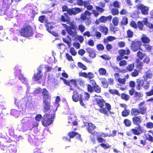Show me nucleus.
Wrapping results in <instances>:
<instances>
[{
  "label": "nucleus",
  "mask_w": 153,
  "mask_h": 153,
  "mask_svg": "<svg viewBox=\"0 0 153 153\" xmlns=\"http://www.w3.org/2000/svg\"><path fill=\"white\" fill-rule=\"evenodd\" d=\"M60 20L63 22H67L69 25L68 26L66 24H62V25L65 29L67 33L72 37H74L77 35V25L75 22H70L69 19H66L65 16L63 15L61 16Z\"/></svg>",
  "instance_id": "obj_1"
},
{
  "label": "nucleus",
  "mask_w": 153,
  "mask_h": 153,
  "mask_svg": "<svg viewBox=\"0 0 153 153\" xmlns=\"http://www.w3.org/2000/svg\"><path fill=\"white\" fill-rule=\"evenodd\" d=\"M94 105L98 106L100 108L98 111L101 113L108 116V110L111 109V105L108 103L105 102V101L101 97L96 98L94 99Z\"/></svg>",
  "instance_id": "obj_2"
},
{
  "label": "nucleus",
  "mask_w": 153,
  "mask_h": 153,
  "mask_svg": "<svg viewBox=\"0 0 153 153\" xmlns=\"http://www.w3.org/2000/svg\"><path fill=\"white\" fill-rule=\"evenodd\" d=\"M13 140L7 138H0V148L1 150L4 151L10 147V151L13 153H16L17 151L16 147L14 144H11L10 143Z\"/></svg>",
  "instance_id": "obj_3"
},
{
  "label": "nucleus",
  "mask_w": 153,
  "mask_h": 153,
  "mask_svg": "<svg viewBox=\"0 0 153 153\" xmlns=\"http://www.w3.org/2000/svg\"><path fill=\"white\" fill-rule=\"evenodd\" d=\"M42 96L43 97V102L44 105L43 112H48L50 110L51 96L48 90L45 88L42 89Z\"/></svg>",
  "instance_id": "obj_4"
},
{
  "label": "nucleus",
  "mask_w": 153,
  "mask_h": 153,
  "mask_svg": "<svg viewBox=\"0 0 153 153\" xmlns=\"http://www.w3.org/2000/svg\"><path fill=\"white\" fill-rule=\"evenodd\" d=\"M21 35L24 37L32 36L33 34L32 27L30 25L25 24L19 30Z\"/></svg>",
  "instance_id": "obj_5"
},
{
  "label": "nucleus",
  "mask_w": 153,
  "mask_h": 153,
  "mask_svg": "<svg viewBox=\"0 0 153 153\" xmlns=\"http://www.w3.org/2000/svg\"><path fill=\"white\" fill-rule=\"evenodd\" d=\"M21 123L23 126L30 129H32L34 127H37L39 124L37 121L31 118L27 117L24 118L22 119Z\"/></svg>",
  "instance_id": "obj_6"
},
{
  "label": "nucleus",
  "mask_w": 153,
  "mask_h": 153,
  "mask_svg": "<svg viewBox=\"0 0 153 153\" xmlns=\"http://www.w3.org/2000/svg\"><path fill=\"white\" fill-rule=\"evenodd\" d=\"M55 114L52 115L51 114L45 113L42 117L41 121L42 124L44 126L47 127L51 124L53 122Z\"/></svg>",
  "instance_id": "obj_7"
},
{
  "label": "nucleus",
  "mask_w": 153,
  "mask_h": 153,
  "mask_svg": "<svg viewBox=\"0 0 153 153\" xmlns=\"http://www.w3.org/2000/svg\"><path fill=\"white\" fill-rule=\"evenodd\" d=\"M143 127L140 125L137 126V127L131 129V130L126 132V135L128 136L132 137L133 134L139 135L143 133L146 132Z\"/></svg>",
  "instance_id": "obj_8"
},
{
  "label": "nucleus",
  "mask_w": 153,
  "mask_h": 153,
  "mask_svg": "<svg viewBox=\"0 0 153 153\" xmlns=\"http://www.w3.org/2000/svg\"><path fill=\"white\" fill-rule=\"evenodd\" d=\"M118 52L119 55L117 56L116 59L117 61H119L123 59H128V56H124L125 55H129L130 53V51L128 48H126V50L120 49L119 50Z\"/></svg>",
  "instance_id": "obj_9"
},
{
  "label": "nucleus",
  "mask_w": 153,
  "mask_h": 153,
  "mask_svg": "<svg viewBox=\"0 0 153 153\" xmlns=\"http://www.w3.org/2000/svg\"><path fill=\"white\" fill-rule=\"evenodd\" d=\"M141 42L140 41L135 39L132 41L130 47L133 51L135 52L139 50H142L141 48Z\"/></svg>",
  "instance_id": "obj_10"
},
{
  "label": "nucleus",
  "mask_w": 153,
  "mask_h": 153,
  "mask_svg": "<svg viewBox=\"0 0 153 153\" xmlns=\"http://www.w3.org/2000/svg\"><path fill=\"white\" fill-rule=\"evenodd\" d=\"M80 96L79 102L80 105L83 107H85V105L83 102L88 100L90 97L89 94L86 92H83L79 94Z\"/></svg>",
  "instance_id": "obj_11"
},
{
  "label": "nucleus",
  "mask_w": 153,
  "mask_h": 153,
  "mask_svg": "<svg viewBox=\"0 0 153 153\" xmlns=\"http://www.w3.org/2000/svg\"><path fill=\"white\" fill-rule=\"evenodd\" d=\"M14 70L15 71L14 74L15 76H17L19 75V79L22 83H25L27 82L26 79L23 75L21 74V70L19 68V67L16 66Z\"/></svg>",
  "instance_id": "obj_12"
},
{
  "label": "nucleus",
  "mask_w": 153,
  "mask_h": 153,
  "mask_svg": "<svg viewBox=\"0 0 153 153\" xmlns=\"http://www.w3.org/2000/svg\"><path fill=\"white\" fill-rule=\"evenodd\" d=\"M137 10H140L141 13L144 15H146L148 14V12L149 10V7L146 6L143 4H140L136 6Z\"/></svg>",
  "instance_id": "obj_13"
},
{
  "label": "nucleus",
  "mask_w": 153,
  "mask_h": 153,
  "mask_svg": "<svg viewBox=\"0 0 153 153\" xmlns=\"http://www.w3.org/2000/svg\"><path fill=\"white\" fill-rule=\"evenodd\" d=\"M45 25L46 28L47 30L55 36L56 37L58 36L57 33L51 30H53V27L51 25V23L48 22L47 20H45Z\"/></svg>",
  "instance_id": "obj_14"
},
{
  "label": "nucleus",
  "mask_w": 153,
  "mask_h": 153,
  "mask_svg": "<svg viewBox=\"0 0 153 153\" xmlns=\"http://www.w3.org/2000/svg\"><path fill=\"white\" fill-rule=\"evenodd\" d=\"M95 7L96 10H92V13L95 17H97L99 15L100 13H103L105 11L104 9L100 6H96Z\"/></svg>",
  "instance_id": "obj_15"
},
{
  "label": "nucleus",
  "mask_w": 153,
  "mask_h": 153,
  "mask_svg": "<svg viewBox=\"0 0 153 153\" xmlns=\"http://www.w3.org/2000/svg\"><path fill=\"white\" fill-rule=\"evenodd\" d=\"M81 11L82 10L78 7L70 8L67 10L68 13L70 15H75L80 13Z\"/></svg>",
  "instance_id": "obj_16"
},
{
  "label": "nucleus",
  "mask_w": 153,
  "mask_h": 153,
  "mask_svg": "<svg viewBox=\"0 0 153 153\" xmlns=\"http://www.w3.org/2000/svg\"><path fill=\"white\" fill-rule=\"evenodd\" d=\"M90 84L87 85V89L88 92H93V87L96 85L97 84L95 81L94 79H90Z\"/></svg>",
  "instance_id": "obj_17"
},
{
  "label": "nucleus",
  "mask_w": 153,
  "mask_h": 153,
  "mask_svg": "<svg viewBox=\"0 0 153 153\" xmlns=\"http://www.w3.org/2000/svg\"><path fill=\"white\" fill-rule=\"evenodd\" d=\"M108 136V134L102 133L100 134L97 135L96 139L99 143H103V142H105L106 140L105 139H104L102 137H105Z\"/></svg>",
  "instance_id": "obj_18"
},
{
  "label": "nucleus",
  "mask_w": 153,
  "mask_h": 153,
  "mask_svg": "<svg viewBox=\"0 0 153 153\" xmlns=\"http://www.w3.org/2000/svg\"><path fill=\"white\" fill-rule=\"evenodd\" d=\"M37 72L36 73L34 74L33 78L34 80L36 81L40 80L42 77V74L41 70L38 68Z\"/></svg>",
  "instance_id": "obj_19"
},
{
  "label": "nucleus",
  "mask_w": 153,
  "mask_h": 153,
  "mask_svg": "<svg viewBox=\"0 0 153 153\" xmlns=\"http://www.w3.org/2000/svg\"><path fill=\"white\" fill-rule=\"evenodd\" d=\"M133 123L135 125L139 126L142 122V119L140 116H134L132 118Z\"/></svg>",
  "instance_id": "obj_20"
},
{
  "label": "nucleus",
  "mask_w": 153,
  "mask_h": 153,
  "mask_svg": "<svg viewBox=\"0 0 153 153\" xmlns=\"http://www.w3.org/2000/svg\"><path fill=\"white\" fill-rule=\"evenodd\" d=\"M85 122L86 123L88 124L87 129L88 131L91 134H93V131L96 128V126L91 123H87V122Z\"/></svg>",
  "instance_id": "obj_21"
},
{
  "label": "nucleus",
  "mask_w": 153,
  "mask_h": 153,
  "mask_svg": "<svg viewBox=\"0 0 153 153\" xmlns=\"http://www.w3.org/2000/svg\"><path fill=\"white\" fill-rule=\"evenodd\" d=\"M146 81L143 79H137L136 80V88L137 90H140L141 88V87L143 85L144 82Z\"/></svg>",
  "instance_id": "obj_22"
},
{
  "label": "nucleus",
  "mask_w": 153,
  "mask_h": 153,
  "mask_svg": "<svg viewBox=\"0 0 153 153\" xmlns=\"http://www.w3.org/2000/svg\"><path fill=\"white\" fill-rule=\"evenodd\" d=\"M112 18V16L111 15L105 16H102L100 18V21L102 23H105L107 20L110 21Z\"/></svg>",
  "instance_id": "obj_23"
},
{
  "label": "nucleus",
  "mask_w": 153,
  "mask_h": 153,
  "mask_svg": "<svg viewBox=\"0 0 153 153\" xmlns=\"http://www.w3.org/2000/svg\"><path fill=\"white\" fill-rule=\"evenodd\" d=\"M68 135L70 139L74 138L75 136H76V137L78 140L81 137V135L79 134L74 131L69 132L68 134Z\"/></svg>",
  "instance_id": "obj_24"
},
{
  "label": "nucleus",
  "mask_w": 153,
  "mask_h": 153,
  "mask_svg": "<svg viewBox=\"0 0 153 153\" xmlns=\"http://www.w3.org/2000/svg\"><path fill=\"white\" fill-rule=\"evenodd\" d=\"M80 96L79 95L77 91L74 90L73 91L72 96V99L73 101L77 102L80 100Z\"/></svg>",
  "instance_id": "obj_25"
},
{
  "label": "nucleus",
  "mask_w": 153,
  "mask_h": 153,
  "mask_svg": "<svg viewBox=\"0 0 153 153\" xmlns=\"http://www.w3.org/2000/svg\"><path fill=\"white\" fill-rule=\"evenodd\" d=\"M141 60L139 59H136L135 60V63H136V68L141 70L142 69V66H143V62L141 61Z\"/></svg>",
  "instance_id": "obj_26"
},
{
  "label": "nucleus",
  "mask_w": 153,
  "mask_h": 153,
  "mask_svg": "<svg viewBox=\"0 0 153 153\" xmlns=\"http://www.w3.org/2000/svg\"><path fill=\"white\" fill-rule=\"evenodd\" d=\"M130 112L131 115L133 117L137 116L140 114L139 110L135 108H132L131 109Z\"/></svg>",
  "instance_id": "obj_27"
},
{
  "label": "nucleus",
  "mask_w": 153,
  "mask_h": 153,
  "mask_svg": "<svg viewBox=\"0 0 153 153\" xmlns=\"http://www.w3.org/2000/svg\"><path fill=\"white\" fill-rule=\"evenodd\" d=\"M91 13L88 11L85 10L84 13L81 14V19L83 21L87 19V16H90L91 15Z\"/></svg>",
  "instance_id": "obj_28"
},
{
  "label": "nucleus",
  "mask_w": 153,
  "mask_h": 153,
  "mask_svg": "<svg viewBox=\"0 0 153 153\" xmlns=\"http://www.w3.org/2000/svg\"><path fill=\"white\" fill-rule=\"evenodd\" d=\"M153 76V74L150 70H148L145 73V76H143L144 81H146L147 78L151 79Z\"/></svg>",
  "instance_id": "obj_29"
},
{
  "label": "nucleus",
  "mask_w": 153,
  "mask_h": 153,
  "mask_svg": "<svg viewBox=\"0 0 153 153\" xmlns=\"http://www.w3.org/2000/svg\"><path fill=\"white\" fill-rule=\"evenodd\" d=\"M140 39L141 41V42L143 43V44L149 43L150 41L149 38L146 36L144 34L142 35V37L140 38Z\"/></svg>",
  "instance_id": "obj_30"
},
{
  "label": "nucleus",
  "mask_w": 153,
  "mask_h": 153,
  "mask_svg": "<svg viewBox=\"0 0 153 153\" xmlns=\"http://www.w3.org/2000/svg\"><path fill=\"white\" fill-rule=\"evenodd\" d=\"M146 56L145 53H143L140 51H138L137 53V56L138 57L137 59L142 60Z\"/></svg>",
  "instance_id": "obj_31"
},
{
  "label": "nucleus",
  "mask_w": 153,
  "mask_h": 153,
  "mask_svg": "<svg viewBox=\"0 0 153 153\" xmlns=\"http://www.w3.org/2000/svg\"><path fill=\"white\" fill-rule=\"evenodd\" d=\"M99 28L100 31L104 33L105 35H106L108 33V29L107 27L100 25L99 26Z\"/></svg>",
  "instance_id": "obj_32"
},
{
  "label": "nucleus",
  "mask_w": 153,
  "mask_h": 153,
  "mask_svg": "<svg viewBox=\"0 0 153 153\" xmlns=\"http://www.w3.org/2000/svg\"><path fill=\"white\" fill-rule=\"evenodd\" d=\"M121 98L126 101H128L130 98V96L125 93H122L120 94Z\"/></svg>",
  "instance_id": "obj_33"
},
{
  "label": "nucleus",
  "mask_w": 153,
  "mask_h": 153,
  "mask_svg": "<svg viewBox=\"0 0 153 153\" xmlns=\"http://www.w3.org/2000/svg\"><path fill=\"white\" fill-rule=\"evenodd\" d=\"M101 83L102 85V87L104 88H106L108 86V83L105 78H102Z\"/></svg>",
  "instance_id": "obj_34"
},
{
  "label": "nucleus",
  "mask_w": 153,
  "mask_h": 153,
  "mask_svg": "<svg viewBox=\"0 0 153 153\" xmlns=\"http://www.w3.org/2000/svg\"><path fill=\"white\" fill-rule=\"evenodd\" d=\"M130 113L129 109H124L121 112V115L122 117H126L128 116Z\"/></svg>",
  "instance_id": "obj_35"
},
{
  "label": "nucleus",
  "mask_w": 153,
  "mask_h": 153,
  "mask_svg": "<svg viewBox=\"0 0 153 153\" xmlns=\"http://www.w3.org/2000/svg\"><path fill=\"white\" fill-rule=\"evenodd\" d=\"M143 46L144 47L146 51L151 52L153 48V47L149 44H143Z\"/></svg>",
  "instance_id": "obj_36"
},
{
  "label": "nucleus",
  "mask_w": 153,
  "mask_h": 153,
  "mask_svg": "<svg viewBox=\"0 0 153 153\" xmlns=\"http://www.w3.org/2000/svg\"><path fill=\"white\" fill-rule=\"evenodd\" d=\"M123 123L125 126L127 127H129L131 125L132 123L129 119L126 118L124 120Z\"/></svg>",
  "instance_id": "obj_37"
},
{
  "label": "nucleus",
  "mask_w": 153,
  "mask_h": 153,
  "mask_svg": "<svg viewBox=\"0 0 153 153\" xmlns=\"http://www.w3.org/2000/svg\"><path fill=\"white\" fill-rule=\"evenodd\" d=\"M85 27L82 24H80L78 25V27H77V30H80L81 33L83 32L85 30ZM77 32V31H76ZM77 36V34L76 36H75L74 37H73V38H76V36Z\"/></svg>",
  "instance_id": "obj_38"
},
{
  "label": "nucleus",
  "mask_w": 153,
  "mask_h": 153,
  "mask_svg": "<svg viewBox=\"0 0 153 153\" xmlns=\"http://www.w3.org/2000/svg\"><path fill=\"white\" fill-rule=\"evenodd\" d=\"M148 132L152 134L153 137L151 134H148V137H147L146 139L152 143L153 142V130H150Z\"/></svg>",
  "instance_id": "obj_39"
},
{
  "label": "nucleus",
  "mask_w": 153,
  "mask_h": 153,
  "mask_svg": "<svg viewBox=\"0 0 153 153\" xmlns=\"http://www.w3.org/2000/svg\"><path fill=\"white\" fill-rule=\"evenodd\" d=\"M108 92L113 95L116 94L119 96H120V94L119 93L118 91L116 89H110L108 90Z\"/></svg>",
  "instance_id": "obj_40"
},
{
  "label": "nucleus",
  "mask_w": 153,
  "mask_h": 153,
  "mask_svg": "<svg viewBox=\"0 0 153 153\" xmlns=\"http://www.w3.org/2000/svg\"><path fill=\"white\" fill-rule=\"evenodd\" d=\"M94 90L95 92L99 93L101 92V88L98 85H97L93 87V91Z\"/></svg>",
  "instance_id": "obj_41"
},
{
  "label": "nucleus",
  "mask_w": 153,
  "mask_h": 153,
  "mask_svg": "<svg viewBox=\"0 0 153 153\" xmlns=\"http://www.w3.org/2000/svg\"><path fill=\"white\" fill-rule=\"evenodd\" d=\"M139 112L142 114H144L146 112L147 108L146 106L140 107L139 108Z\"/></svg>",
  "instance_id": "obj_42"
},
{
  "label": "nucleus",
  "mask_w": 153,
  "mask_h": 153,
  "mask_svg": "<svg viewBox=\"0 0 153 153\" xmlns=\"http://www.w3.org/2000/svg\"><path fill=\"white\" fill-rule=\"evenodd\" d=\"M111 13L113 15L115 16L118 15L119 12L118 8H113L111 10Z\"/></svg>",
  "instance_id": "obj_43"
},
{
  "label": "nucleus",
  "mask_w": 153,
  "mask_h": 153,
  "mask_svg": "<svg viewBox=\"0 0 153 153\" xmlns=\"http://www.w3.org/2000/svg\"><path fill=\"white\" fill-rule=\"evenodd\" d=\"M134 63L128 65L126 67V69L128 71H131L134 68Z\"/></svg>",
  "instance_id": "obj_44"
},
{
  "label": "nucleus",
  "mask_w": 153,
  "mask_h": 153,
  "mask_svg": "<svg viewBox=\"0 0 153 153\" xmlns=\"http://www.w3.org/2000/svg\"><path fill=\"white\" fill-rule=\"evenodd\" d=\"M100 146L105 149H107L110 148L111 147V146L108 143H104L100 144Z\"/></svg>",
  "instance_id": "obj_45"
},
{
  "label": "nucleus",
  "mask_w": 153,
  "mask_h": 153,
  "mask_svg": "<svg viewBox=\"0 0 153 153\" xmlns=\"http://www.w3.org/2000/svg\"><path fill=\"white\" fill-rule=\"evenodd\" d=\"M64 83L67 85H72L75 83V79H72L70 80L69 82L66 79H64Z\"/></svg>",
  "instance_id": "obj_46"
},
{
  "label": "nucleus",
  "mask_w": 153,
  "mask_h": 153,
  "mask_svg": "<svg viewBox=\"0 0 153 153\" xmlns=\"http://www.w3.org/2000/svg\"><path fill=\"white\" fill-rule=\"evenodd\" d=\"M76 83H77L81 86H84L85 85L84 82L80 78L75 79Z\"/></svg>",
  "instance_id": "obj_47"
},
{
  "label": "nucleus",
  "mask_w": 153,
  "mask_h": 153,
  "mask_svg": "<svg viewBox=\"0 0 153 153\" xmlns=\"http://www.w3.org/2000/svg\"><path fill=\"white\" fill-rule=\"evenodd\" d=\"M112 22L114 26L118 25L119 23V19L117 17H114L112 20Z\"/></svg>",
  "instance_id": "obj_48"
},
{
  "label": "nucleus",
  "mask_w": 153,
  "mask_h": 153,
  "mask_svg": "<svg viewBox=\"0 0 153 153\" xmlns=\"http://www.w3.org/2000/svg\"><path fill=\"white\" fill-rule=\"evenodd\" d=\"M77 65L79 68L82 69L83 70H86L87 69L86 66L80 62L78 63Z\"/></svg>",
  "instance_id": "obj_49"
},
{
  "label": "nucleus",
  "mask_w": 153,
  "mask_h": 153,
  "mask_svg": "<svg viewBox=\"0 0 153 153\" xmlns=\"http://www.w3.org/2000/svg\"><path fill=\"white\" fill-rule=\"evenodd\" d=\"M144 24L142 21H138L137 22V26L139 29L140 30H143Z\"/></svg>",
  "instance_id": "obj_50"
},
{
  "label": "nucleus",
  "mask_w": 153,
  "mask_h": 153,
  "mask_svg": "<svg viewBox=\"0 0 153 153\" xmlns=\"http://www.w3.org/2000/svg\"><path fill=\"white\" fill-rule=\"evenodd\" d=\"M150 81H146V83L144 82L143 86L145 90L148 89L150 87Z\"/></svg>",
  "instance_id": "obj_51"
},
{
  "label": "nucleus",
  "mask_w": 153,
  "mask_h": 153,
  "mask_svg": "<svg viewBox=\"0 0 153 153\" xmlns=\"http://www.w3.org/2000/svg\"><path fill=\"white\" fill-rule=\"evenodd\" d=\"M127 37L131 38L133 36V32L130 29H128L126 31Z\"/></svg>",
  "instance_id": "obj_52"
},
{
  "label": "nucleus",
  "mask_w": 153,
  "mask_h": 153,
  "mask_svg": "<svg viewBox=\"0 0 153 153\" xmlns=\"http://www.w3.org/2000/svg\"><path fill=\"white\" fill-rule=\"evenodd\" d=\"M94 75L93 73L91 72H88L87 74L86 78L89 79H93L94 77Z\"/></svg>",
  "instance_id": "obj_53"
},
{
  "label": "nucleus",
  "mask_w": 153,
  "mask_h": 153,
  "mask_svg": "<svg viewBox=\"0 0 153 153\" xmlns=\"http://www.w3.org/2000/svg\"><path fill=\"white\" fill-rule=\"evenodd\" d=\"M128 23V19L126 17H123L122 18V20L121 21L122 25H126Z\"/></svg>",
  "instance_id": "obj_54"
},
{
  "label": "nucleus",
  "mask_w": 153,
  "mask_h": 153,
  "mask_svg": "<svg viewBox=\"0 0 153 153\" xmlns=\"http://www.w3.org/2000/svg\"><path fill=\"white\" fill-rule=\"evenodd\" d=\"M75 83L74 84H73L72 85H69L70 87V90L72 91H74V90H75V88L77 87V83H76V81H75Z\"/></svg>",
  "instance_id": "obj_55"
},
{
  "label": "nucleus",
  "mask_w": 153,
  "mask_h": 153,
  "mask_svg": "<svg viewBox=\"0 0 153 153\" xmlns=\"http://www.w3.org/2000/svg\"><path fill=\"white\" fill-rule=\"evenodd\" d=\"M139 74V71L136 69H134V71L131 73V75L132 77H135L137 76Z\"/></svg>",
  "instance_id": "obj_56"
},
{
  "label": "nucleus",
  "mask_w": 153,
  "mask_h": 153,
  "mask_svg": "<svg viewBox=\"0 0 153 153\" xmlns=\"http://www.w3.org/2000/svg\"><path fill=\"white\" fill-rule=\"evenodd\" d=\"M99 72L100 74L101 75H105L106 74V70L103 68H101L99 69Z\"/></svg>",
  "instance_id": "obj_57"
},
{
  "label": "nucleus",
  "mask_w": 153,
  "mask_h": 153,
  "mask_svg": "<svg viewBox=\"0 0 153 153\" xmlns=\"http://www.w3.org/2000/svg\"><path fill=\"white\" fill-rule=\"evenodd\" d=\"M130 25L131 27L134 29H136L138 28L137 24L135 22L133 21H131L130 22Z\"/></svg>",
  "instance_id": "obj_58"
},
{
  "label": "nucleus",
  "mask_w": 153,
  "mask_h": 153,
  "mask_svg": "<svg viewBox=\"0 0 153 153\" xmlns=\"http://www.w3.org/2000/svg\"><path fill=\"white\" fill-rule=\"evenodd\" d=\"M97 49L99 51H103L104 49V46L101 44H97L96 46Z\"/></svg>",
  "instance_id": "obj_59"
},
{
  "label": "nucleus",
  "mask_w": 153,
  "mask_h": 153,
  "mask_svg": "<svg viewBox=\"0 0 153 153\" xmlns=\"http://www.w3.org/2000/svg\"><path fill=\"white\" fill-rule=\"evenodd\" d=\"M146 127L148 128H153V123L150 122L147 123L146 125Z\"/></svg>",
  "instance_id": "obj_60"
},
{
  "label": "nucleus",
  "mask_w": 153,
  "mask_h": 153,
  "mask_svg": "<svg viewBox=\"0 0 153 153\" xmlns=\"http://www.w3.org/2000/svg\"><path fill=\"white\" fill-rule=\"evenodd\" d=\"M113 5L115 8H118L120 7V3L117 1H115L113 3Z\"/></svg>",
  "instance_id": "obj_61"
},
{
  "label": "nucleus",
  "mask_w": 153,
  "mask_h": 153,
  "mask_svg": "<svg viewBox=\"0 0 153 153\" xmlns=\"http://www.w3.org/2000/svg\"><path fill=\"white\" fill-rule=\"evenodd\" d=\"M120 13L121 15H127L128 14V11L125 9H122L120 11Z\"/></svg>",
  "instance_id": "obj_62"
},
{
  "label": "nucleus",
  "mask_w": 153,
  "mask_h": 153,
  "mask_svg": "<svg viewBox=\"0 0 153 153\" xmlns=\"http://www.w3.org/2000/svg\"><path fill=\"white\" fill-rule=\"evenodd\" d=\"M143 95V94L142 92L136 91L134 94V97H138L139 98H140L142 97Z\"/></svg>",
  "instance_id": "obj_63"
},
{
  "label": "nucleus",
  "mask_w": 153,
  "mask_h": 153,
  "mask_svg": "<svg viewBox=\"0 0 153 153\" xmlns=\"http://www.w3.org/2000/svg\"><path fill=\"white\" fill-rule=\"evenodd\" d=\"M117 81L118 82L124 85L125 84L126 79L125 78H118L117 80Z\"/></svg>",
  "instance_id": "obj_64"
}]
</instances>
